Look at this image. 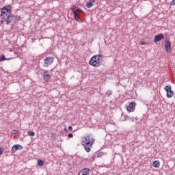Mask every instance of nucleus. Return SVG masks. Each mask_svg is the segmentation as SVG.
<instances>
[{"label":"nucleus","instance_id":"1a4fd4ad","mask_svg":"<svg viewBox=\"0 0 175 175\" xmlns=\"http://www.w3.org/2000/svg\"><path fill=\"white\" fill-rule=\"evenodd\" d=\"M165 51H167V53H170L171 51L172 44H170V41H169V40L165 41Z\"/></svg>","mask_w":175,"mask_h":175},{"label":"nucleus","instance_id":"2f4dec72","mask_svg":"<svg viewBox=\"0 0 175 175\" xmlns=\"http://www.w3.org/2000/svg\"><path fill=\"white\" fill-rule=\"evenodd\" d=\"M92 158V159L94 160V158H95V157L93 156Z\"/></svg>","mask_w":175,"mask_h":175},{"label":"nucleus","instance_id":"6e6552de","mask_svg":"<svg viewBox=\"0 0 175 175\" xmlns=\"http://www.w3.org/2000/svg\"><path fill=\"white\" fill-rule=\"evenodd\" d=\"M44 64L46 65V66H49V65H51L53 64V62H54V58L53 57H47L44 59Z\"/></svg>","mask_w":175,"mask_h":175},{"label":"nucleus","instance_id":"7c9ffc66","mask_svg":"<svg viewBox=\"0 0 175 175\" xmlns=\"http://www.w3.org/2000/svg\"><path fill=\"white\" fill-rule=\"evenodd\" d=\"M141 44H142V46H144V44H146V42H145L144 41H142V42H141Z\"/></svg>","mask_w":175,"mask_h":175},{"label":"nucleus","instance_id":"f03ea898","mask_svg":"<svg viewBox=\"0 0 175 175\" xmlns=\"http://www.w3.org/2000/svg\"><path fill=\"white\" fill-rule=\"evenodd\" d=\"M3 20H5L7 25H9L13 21H21V16L17 15H12V14H10L7 18H3Z\"/></svg>","mask_w":175,"mask_h":175},{"label":"nucleus","instance_id":"bb28decb","mask_svg":"<svg viewBox=\"0 0 175 175\" xmlns=\"http://www.w3.org/2000/svg\"><path fill=\"white\" fill-rule=\"evenodd\" d=\"M129 120L131 121V122H135V118L133 117L131 118H129Z\"/></svg>","mask_w":175,"mask_h":175},{"label":"nucleus","instance_id":"dca6fc26","mask_svg":"<svg viewBox=\"0 0 175 175\" xmlns=\"http://www.w3.org/2000/svg\"><path fill=\"white\" fill-rule=\"evenodd\" d=\"M92 2H95V1L90 0L89 1H88L86 3L87 8H92V6H94V3Z\"/></svg>","mask_w":175,"mask_h":175},{"label":"nucleus","instance_id":"f3484780","mask_svg":"<svg viewBox=\"0 0 175 175\" xmlns=\"http://www.w3.org/2000/svg\"><path fill=\"white\" fill-rule=\"evenodd\" d=\"M1 16L2 17V19L3 20V18H7L8 16H6V12L5 11H4L3 10H1Z\"/></svg>","mask_w":175,"mask_h":175},{"label":"nucleus","instance_id":"a878e982","mask_svg":"<svg viewBox=\"0 0 175 175\" xmlns=\"http://www.w3.org/2000/svg\"><path fill=\"white\" fill-rule=\"evenodd\" d=\"M170 5H171L172 6H174V5H175V0H172V1L170 2Z\"/></svg>","mask_w":175,"mask_h":175},{"label":"nucleus","instance_id":"412c9836","mask_svg":"<svg viewBox=\"0 0 175 175\" xmlns=\"http://www.w3.org/2000/svg\"><path fill=\"white\" fill-rule=\"evenodd\" d=\"M8 60V59H6V57H5V55H1L0 56V61H6Z\"/></svg>","mask_w":175,"mask_h":175},{"label":"nucleus","instance_id":"393cba45","mask_svg":"<svg viewBox=\"0 0 175 175\" xmlns=\"http://www.w3.org/2000/svg\"><path fill=\"white\" fill-rule=\"evenodd\" d=\"M170 5H171L172 6H174V5H175V0H172V1L170 2Z\"/></svg>","mask_w":175,"mask_h":175},{"label":"nucleus","instance_id":"9b49d317","mask_svg":"<svg viewBox=\"0 0 175 175\" xmlns=\"http://www.w3.org/2000/svg\"><path fill=\"white\" fill-rule=\"evenodd\" d=\"M17 150H23V146L20 144L14 145L12 148V152L14 154Z\"/></svg>","mask_w":175,"mask_h":175},{"label":"nucleus","instance_id":"20e7f679","mask_svg":"<svg viewBox=\"0 0 175 175\" xmlns=\"http://www.w3.org/2000/svg\"><path fill=\"white\" fill-rule=\"evenodd\" d=\"M97 56L94 55L90 60L89 61L90 65L92 66H94V68H98L100 66V63L99 62V60H98Z\"/></svg>","mask_w":175,"mask_h":175},{"label":"nucleus","instance_id":"7ed1b4c3","mask_svg":"<svg viewBox=\"0 0 175 175\" xmlns=\"http://www.w3.org/2000/svg\"><path fill=\"white\" fill-rule=\"evenodd\" d=\"M71 10L74 14L75 20L78 23H81V18L79 15V13H83V10H80L79 7H74L71 8Z\"/></svg>","mask_w":175,"mask_h":175},{"label":"nucleus","instance_id":"ddd939ff","mask_svg":"<svg viewBox=\"0 0 175 175\" xmlns=\"http://www.w3.org/2000/svg\"><path fill=\"white\" fill-rule=\"evenodd\" d=\"M152 166H153V167L158 169V167H159V166H161V163H159V161L156 160L153 162Z\"/></svg>","mask_w":175,"mask_h":175},{"label":"nucleus","instance_id":"2eb2a0df","mask_svg":"<svg viewBox=\"0 0 175 175\" xmlns=\"http://www.w3.org/2000/svg\"><path fill=\"white\" fill-rule=\"evenodd\" d=\"M173 95H174V92H173V90H171L167 92V98H173Z\"/></svg>","mask_w":175,"mask_h":175},{"label":"nucleus","instance_id":"0eeeda50","mask_svg":"<svg viewBox=\"0 0 175 175\" xmlns=\"http://www.w3.org/2000/svg\"><path fill=\"white\" fill-rule=\"evenodd\" d=\"M1 10H3L6 12L5 16H7V17L12 14V7L10 5L3 7L1 8Z\"/></svg>","mask_w":175,"mask_h":175},{"label":"nucleus","instance_id":"f8f14e48","mask_svg":"<svg viewBox=\"0 0 175 175\" xmlns=\"http://www.w3.org/2000/svg\"><path fill=\"white\" fill-rule=\"evenodd\" d=\"M90 170L89 168H83L79 172L78 175H90Z\"/></svg>","mask_w":175,"mask_h":175},{"label":"nucleus","instance_id":"a211bd4d","mask_svg":"<svg viewBox=\"0 0 175 175\" xmlns=\"http://www.w3.org/2000/svg\"><path fill=\"white\" fill-rule=\"evenodd\" d=\"M37 165H38V166H43V165H44V161H43V160L38 159V160Z\"/></svg>","mask_w":175,"mask_h":175},{"label":"nucleus","instance_id":"f257e3e1","mask_svg":"<svg viewBox=\"0 0 175 175\" xmlns=\"http://www.w3.org/2000/svg\"><path fill=\"white\" fill-rule=\"evenodd\" d=\"M81 140V144L83 146L86 152H90L91 151V147L95 143V139L90 135H87L83 137Z\"/></svg>","mask_w":175,"mask_h":175},{"label":"nucleus","instance_id":"72a5a7b5","mask_svg":"<svg viewBox=\"0 0 175 175\" xmlns=\"http://www.w3.org/2000/svg\"><path fill=\"white\" fill-rule=\"evenodd\" d=\"M135 120H137V118H135Z\"/></svg>","mask_w":175,"mask_h":175},{"label":"nucleus","instance_id":"aec40b11","mask_svg":"<svg viewBox=\"0 0 175 175\" xmlns=\"http://www.w3.org/2000/svg\"><path fill=\"white\" fill-rule=\"evenodd\" d=\"M106 95H107V96H110L113 95V91H111V90L107 91Z\"/></svg>","mask_w":175,"mask_h":175},{"label":"nucleus","instance_id":"423d86ee","mask_svg":"<svg viewBox=\"0 0 175 175\" xmlns=\"http://www.w3.org/2000/svg\"><path fill=\"white\" fill-rule=\"evenodd\" d=\"M51 79V76L49 73V70H45L43 72V80L44 81L48 82Z\"/></svg>","mask_w":175,"mask_h":175},{"label":"nucleus","instance_id":"4be33fe9","mask_svg":"<svg viewBox=\"0 0 175 175\" xmlns=\"http://www.w3.org/2000/svg\"><path fill=\"white\" fill-rule=\"evenodd\" d=\"M27 135H29V136H35V132L29 131V132H27Z\"/></svg>","mask_w":175,"mask_h":175},{"label":"nucleus","instance_id":"473e14b6","mask_svg":"<svg viewBox=\"0 0 175 175\" xmlns=\"http://www.w3.org/2000/svg\"><path fill=\"white\" fill-rule=\"evenodd\" d=\"M124 116V114L123 113H122V117Z\"/></svg>","mask_w":175,"mask_h":175},{"label":"nucleus","instance_id":"39448f33","mask_svg":"<svg viewBox=\"0 0 175 175\" xmlns=\"http://www.w3.org/2000/svg\"><path fill=\"white\" fill-rule=\"evenodd\" d=\"M135 109H136V103H135L134 102L130 103L129 106L126 107V110L129 113H132L135 111Z\"/></svg>","mask_w":175,"mask_h":175},{"label":"nucleus","instance_id":"c85d7f7f","mask_svg":"<svg viewBox=\"0 0 175 175\" xmlns=\"http://www.w3.org/2000/svg\"><path fill=\"white\" fill-rule=\"evenodd\" d=\"M68 137H69V138L73 137V134L72 133L68 134Z\"/></svg>","mask_w":175,"mask_h":175},{"label":"nucleus","instance_id":"5701e85b","mask_svg":"<svg viewBox=\"0 0 175 175\" xmlns=\"http://www.w3.org/2000/svg\"><path fill=\"white\" fill-rule=\"evenodd\" d=\"M124 120H123L122 121H129V116H128V115H124Z\"/></svg>","mask_w":175,"mask_h":175},{"label":"nucleus","instance_id":"c756f323","mask_svg":"<svg viewBox=\"0 0 175 175\" xmlns=\"http://www.w3.org/2000/svg\"><path fill=\"white\" fill-rule=\"evenodd\" d=\"M72 129H73V128L71 126H68V131H72Z\"/></svg>","mask_w":175,"mask_h":175},{"label":"nucleus","instance_id":"9d476101","mask_svg":"<svg viewBox=\"0 0 175 175\" xmlns=\"http://www.w3.org/2000/svg\"><path fill=\"white\" fill-rule=\"evenodd\" d=\"M162 39H165V36L163 34L160 33L154 36V41L155 43L159 42L160 40H162Z\"/></svg>","mask_w":175,"mask_h":175},{"label":"nucleus","instance_id":"4468645a","mask_svg":"<svg viewBox=\"0 0 175 175\" xmlns=\"http://www.w3.org/2000/svg\"><path fill=\"white\" fill-rule=\"evenodd\" d=\"M97 57V59L100 62V64H102V61H103V58H105V56L103 55H95Z\"/></svg>","mask_w":175,"mask_h":175},{"label":"nucleus","instance_id":"b1692460","mask_svg":"<svg viewBox=\"0 0 175 175\" xmlns=\"http://www.w3.org/2000/svg\"><path fill=\"white\" fill-rule=\"evenodd\" d=\"M17 133H18V131L16 130H13L12 131V135H17Z\"/></svg>","mask_w":175,"mask_h":175},{"label":"nucleus","instance_id":"cd10ccee","mask_svg":"<svg viewBox=\"0 0 175 175\" xmlns=\"http://www.w3.org/2000/svg\"><path fill=\"white\" fill-rule=\"evenodd\" d=\"M3 154V148H0V155Z\"/></svg>","mask_w":175,"mask_h":175},{"label":"nucleus","instance_id":"6ab92c4d","mask_svg":"<svg viewBox=\"0 0 175 175\" xmlns=\"http://www.w3.org/2000/svg\"><path fill=\"white\" fill-rule=\"evenodd\" d=\"M165 90L166 92H167L168 91H171L172 90V86L166 85L165 88Z\"/></svg>","mask_w":175,"mask_h":175}]
</instances>
